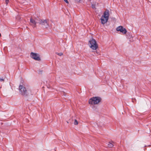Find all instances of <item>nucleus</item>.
<instances>
[{
    "label": "nucleus",
    "mask_w": 151,
    "mask_h": 151,
    "mask_svg": "<svg viewBox=\"0 0 151 151\" xmlns=\"http://www.w3.org/2000/svg\"><path fill=\"white\" fill-rule=\"evenodd\" d=\"M109 11L106 9L100 19L101 22L102 24H104L107 23L109 19Z\"/></svg>",
    "instance_id": "nucleus-1"
},
{
    "label": "nucleus",
    "mask_w": 151,
    "mask_h": 151,
    "mask_svg": "<svg viewBox=\"0 0 151 151\" xmlns=\"http://www.w3.org/2000/svg\"><path fill=\"white\" fill-rule=\"evenodd\" d=\"M101 99L99 96L93 97L89 99V103L91 104H97L101 101Z\"/></svg>",
    "instance_id": "nucleus-2"
},
{
    "label": "nucleus",
    "mask_w": 151,
    "mask_h": 151,
    "mask_svg": "<svg viewBox=\"0 0 151 151\" xmlns=\"http://www.w3.org/2000/svg\"><path fill=\"white\" fill-rule=\"evenodd\" d=\"M88 45L93 50H96L98 48V45L95 40L92 39L89 41Z\"/></svg>",
    "instance_id": "nucleus-3"
},
{
    "label": "nucleus",
    "mask_w": 151,
    "mask_h": 151,
    "mask_svg": "<svg viewBox=\"0 0 151 151\" xmlns=\"http://www.w3.org/2000/svg\"><path fill=\"white\" fill-rule=\"evenodd\" d=\"M38 22L40 24L43 25L46 28L49 27L48 22L45 20H40Z\"/></svg>",
    "instance_id": "nucleus-4"
},
{
    "label": "nucleus",
    "mask_w": 151,
    "mask_h": 151,
    "mask_svg": "<svg viewBox=\"0 0 151 151\" xmlns=\"http://www.w3.org/2000/svg\"><path fill=\"white\" fill-rule=\"evenodd\" d=\"M30 56L32 58L36 60L39 61L40 60L39 55L38 54L31 52Z\"/></svg>",
    "instance_id": "nucleus-5"
},
{
    "label": "nucleus",
    "mask_w": 151,
    "mask_h": 151,
    "mask_svg": "<svg viewBox=\"0 0 151 151\" xmlns=\"http://www.w3.org/2000/svg\"><path fill=\"white\" fill-rule=\"evenodd\" d=\"M116 30L117 31H120L124 34H126L127 32L126 29L122 26H119L117 27Z\"/></svg>",
    "instance_id": "nucleus-6"
},
{
    "label": "nucleus",
    "mask_w": 151,
    "mask_h": 151,
    "mask_svg": "<svg viewBox=\"0 0 151 151\" xmlns=\"http://www.w3.org/2000/svg\"><path fill=\"white\" fill-rule=\"evenodd\" d=\"M19 90L21 93H25L26 91V88L21 85H20L19 86Z\"/></svg>",
    "instance_id": "nucleus-7"
},
{
    "label": "nucleus",
    "mask_w": 151,
    "mask_h": 151,
    "mask_svg": "<svg viewBox=\"0 0 151 151\" xmlns=\"http://www.w3.org/2000/svg\"><path fill=\"white\" fill-rule=\"evenodd\" d=\"M30 22L32 24V25L34 27H36V24L38 22L37 20H34L32 18L30 19Z\"/></svg>",
    "instance_id": "nucleus-8"
},
{
    "label": "nucleus",
    "mask_w": 151,
    "mask_h": 151,
    "mask_svg": "<svg viewBox=\"0 0 151 151\" xmlns=\"http://www.w3.org/2000/svg\"><path fill=\"white\" fill-rule=\"evenodd\" d=\"M113 142H109V144H108V147L111 148L113 147Z\"/></svg>",
    "instance_id": "nucleus-9"
},
{
    "label": "nucleus",
    "mask_w": 151,
    "mask_h": 151,
    "mask_svg": "<svg viewBox=\"0 0 151 151\" xmlns=\"http://www.w3.org/2000/svg\"><path fill=\"white\" fill-rule=\"evenodd\" d=\"M78 122L77 120L75 119L74 120V124L75 125H77L78 124Z\"/></svg>",
    "instance_id": "nucleus-10"
},
{
    "label": "nucleus",
    "mask_w": 151,
    "mask_h": 151,
    "mask_svg": "<svg viewBox=\"0 0 151 151\" xmlns=\"http://www.w3.org/2000/svg\"><path fill=\"white\" fill-rule=\"evenodd\" d=\"M56 54L60 56H61L63 55V53L62 52L56 53Z\"/></svg>",
    "instance_id": "nucleus-11"
},
{
    "label": "nucleus",
    "mask_w": 151,
    "mask_h": 151,
    "mask_svg": "<svg viewBox=\"0 0 151 151\" xmlns=\"http://www.w3.org/2000/svg\"><path fill=\"white\" fill-rule=\"evenodd\" d=\"M4 81V79L2 78H0V81L1 82Z\"/></svg>",
    "instance_id": "nucleus-12"
},
{
    "label": "nucleus",
    "mask_w": 151,
    "mask_h": 151,
    "mask_svg": "<svg viewBox=\"0 0 151 151\" xmlns=\"http://www.w3.org/2000/svg\"><path fill=\"white\" fill-rule=\"evenodd\" d=\"M64 1H65L66 3L68 4L69 3V2L67 0H63Z\"/></svg>",
    "instance_id": "nucleus-13"
},
{
    "label": "nucleus",
    "mask_w": 151,
    "mask_h": 151,
    "mask_svg": "<svg viewBox=\"0 0 151 151\" xmlns=\"http://www.w3.org/2000/svg\"><path fill=\"white\" fill-rule=\"evenodd\" d=\"M9 0H6V4H7L8 2H9Z\"/></svg>",
    "instance_id": "nucleus-14"
},
{
    "label": "nucleus",
    "mask_w": 151,
    "mask_h": 151,
    "mask_svg": "<svg viewBox=\"0 0 151 151\" xmlns=\"http://www.w3.org/2000/svg\"><path fill=\"white\" fill-rule=\"evenodd\" d=\"M1 33H0V37H1Z\"/></svg>",
    "instance_id": "nucleus-15"
}]
</instances>
